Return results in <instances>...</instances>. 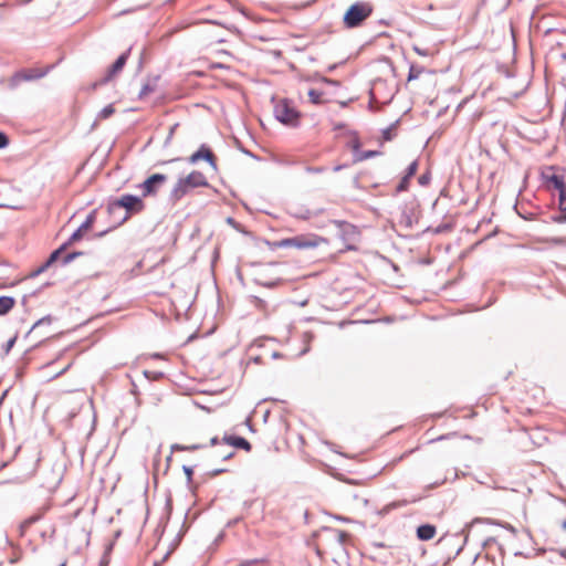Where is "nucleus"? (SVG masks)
<instances>
[{
    "label": "nucleus",
    "instance_id": "33",
    "mask_svg": "<svg viewBox=\"0 0 566 566\" xmlns=\"http://www.w3.org/2000/svg\"><path fill=\"white\" fill-rule=\"evenodd\" d=\"M184 472H185L188 481H190L192 478V473H193L192 469L190 467L184 465Z\"/></svg>",
    "mask_w": 566,
    "mask_h": 566
},
{
    "label": "nucleus",
    "instance_id": "42",
    "mask_svg": "<svg viewBox=\"0 0 566 566\" xmlns=\"http://www.w3.org/2000/svg\"><path fill=\"white\" fill-rule=\"evenodd\" d=\"M342 168H343V166H336V167L334 168V171H339Z\"/></svg>",
    "mask_w": 566,
    "mask_h": 566
},
{
    "label": "nucleus",
    "instance_id": "45",
    "mask_svg": "<svg viewBox=\"0 0 566 566\" xmlns=\"http://www.w3.org/2000/svg\"><path fill=\"white\" fill-rule=\"evenodd\" d=\"M562 556H565V558H566V554L565 553H562Z\"/></svg>",
    "mask_w": 566,
    "mask_h": 566
},
{
    "label": "nucleus",
    "instance_id": "7",
    "mask_svg": "<svg viewBox=\"0 0 566 566\" xmlns=\"http://www.w3.org/2000/svg\"><path fill=\"white\" fill-rule=\"evenodd\" d=\"M276 245L280 248L307 249V248L316 247L317 242L315 240H311V239H307V238L301 235V237L283 239V240L276 242Z\"/></svg>",
    "mask_w": 566,
    "mask_h": 566
},
{
    "label": "nucleus",
    "instance_id": "13",
    "mask_svg": "<svg viewBox=\"0 0 566 566\" xmlns=\"http://www.w3.org/2000/svg\"><path fill=\"white\" fill-rule=\"evenodd\" d=\"M436 535V527L431 524H423L417 528V536L421 541H429Z\"/></svg>",
    "mask_w": 566,
    "mask_h": 566
},
{
    "label": "nucleus",
    "instance_id": "28",
    "mask_svg": "<svg viewBox=\"0 0 566 566\" xmlns=\"http://www.w3.org/2000/svg\"><path fill=\"white\" fill-rule=\"evenodd\" d=\"M408 182H409V178L403 177V178H402V180L400 181V184L398 185L397 190H398V191H403V190H406V189H407V187H408Z\"/></svg>",
    "mask_w": 566,
    "mask_h": 566
},
{
    "label": "nucleus",
    "instance_id": "10",
    "mask_svg": "<svg viewBox=\"0 0 566 566\" xmlns=\"http://www.w3.org/2000/svg\"><path fill=\"white\" fill-rule=\"evenodd\" d=\"M96 219V211H92L87 217L86 220L78 227V229L71 235L67 243L69 245L81 240L86 231H88L92 226L94 224Z\"/></svg>",
    "mask_w": 566,
    "mask_h": 566
},
{
    "label": "nucleus",
    "instance_id": "16",
    "mask_svg": "<svg viewBox=\"0 0 566 566\" xmlns=\"http://www.w3.org/2000/svg\"><path fill=\"white\" fill-rule=\"evenodd\" d=\"M45 74H46L45 71H38V70L31 69V70H27V71H22V72L18 73L17 77L22 78L24 81H31V80L41 78Z\"/></svg>",
    "mask_w": 566,
    "mask_h": 566
},
{
    "label": "nucleus",
    "instance_id": "5",
    "mask_svg": "<svg viewBox=\"0 0 566 566\" xmlns=\"http://www.w3.org/2000/svg\"><path fill=\"white\" fill-rule=\"evenodd\" d=\"M167 176L164 174H154L148 177L140 186L143 197L154 196L158 189L166 182Z\"/></svg>",
    "mask_w": 566,
    "mask_h": 566
},
{
    "label": "nucleus",
    "instance_id": "4",
    "mask_svg": "<svg viewBox=\"0 0 566 566\" xmlns=\"http://www.w3.org/2000/svg\"><path fill=\"white\" fill-rule=\"evenodd\" d=\"M335 223L339 229V237L342 238L346 247L348 249H353L354 243H356L359 239V231L357 227L348 222L336 221Z\"/></svg>",
    "mask_w": 566,
    "mask_h": 566
},
{
    "label": "nucleus",
    "instance_id": "29",
    "mask_svg": "<svg viewBox=\"0 0 566 566\" xmlns=\"http://www.w3.org/2000/svg\"><path fill=\"white\" fill-rule=\"evenodd\" d=\"M233 454H234V451L231 450V448H229L226 451H220L219 452V455H221L223 460L230 459Z\"/></svg>",
    "mask_w": 566,
    "mask_h": 566
},
{
    "label": "nucleus",
    "instance_id": "9",
    "mask_svg": "<svg viewBox=\"0 0 566 566\" xmlns=\"http://www.w3.org/2000/svg\"><path fill=\"white\" fill-rule=\"evenodd\" d=\"M201 159L207 160L213 169H217L216 157L213 153L205 145H202L196 153H193L189 157V163L196 164Z\"/></svg>",
    "mask_w": 566,
    "mask_h": 566
},
{
    "label": "nucleus",
    "instance_id": "32",
    "mask_svg": "<svg viewBox=\"0 0 566 566\" xmlns=\"http://www.w3.org/2000/svg\"><path fill=\"white\" fill-rule=\"evenodd\" d=\"M392 130H394L392 127H389L386 130H384V138L386 140H390L392 138Z\"/></svg>",
    "mask_w": 566,
    "mask_h": 566
},
{
    "label": "nucleus",
    "instance_id": "38",
    "mask_svg": "<svg viewBox=\"0 0 566 566\" xmlns=\"http://www.w3.org/2000/svg\"><path fill=\"white\" fill-rule=\"evenodd\" d=\"M71 367V364L66 365L60 373H57L55 376H60L64 374L69 368Z\"/></svg>",
    "mask_w": 566,
    "mask_h": 566
},
{
    "label": "nucleus",
    "instance_id": "17",
    "mask_svg": "<svg viewBox=\"0 0 566 566\" xmlns=\"http://www.w3.org/2000/svg\"><path fill=\"white\" fill-rule=\"evenodd\" d=\"M15 304L13 297L0 296V315L7 314Z\"/></svg>",
    "mask_w": 566,
    "mask_h": 566
},
{
    "label": "nucleus",
    "instance_id": "36",
    "mask_svg": "<svg viewBox=\"0 0 566 566\" xmlns=\"http://www.w3.org/2000/svg\"><path fill=\"white\" fill-rule=\"evenodd\" d=\"M408 503H409V501H402V502H398V503H391V504L389 505V507H397V506L406 505V504H408Z\"/></svg>",
    "mask_w": 566,
    "mask_h": 566
},
{
    "label": "nucleus",
    "instance_id": "12",
    "mask_svg": "<svg viewBox=\"0 0 566 566\" xmlns=\"http://www.w3.org/2000/svg\"><path fill=\"white\" fill-rule=\"evenodd\" d=\"M559 214L554 216L553 220L557 223L566 222V188L558 192Z\"/></svg>",
    "mask_w": 566,
    "mask_h": 566
},
{
    "label": "nucleus",
    "instance_id": "21",
    "mask_svg": "<svg viewBox=\"0 0 566 566\" xmlns=\"http://www.w3.org/2000/svg\"><path fill=\"white\" fill-rule=\"evenodd\" d=\"M423 72V67L411 65L408 74V81L418 78Z\"/></svg>",
    "mask_w": 566,
    "mask_h": 566
},
{
    "label": "nucleus",
    "instance_id": "14",
    "mask_svg": "<svg viewBox=\"0 0 566 566\" xmlns=\"http://www.w3.org/2000/svg\"><path fill=\"white\" fill-rule=\"evenodd\" d=\"M69 245L67 242H65L63 245H61L57 250H55L54 252L51 253L50 258L48 259V261L41 266L39 268L33 275H38L40 274L41 272L45 271L52 263H54L60 254L66 249V247Z\"/></svg>",
    "mask_w": 566,
    "mask_h": 566
},
{
    "label": "nucleus",
    "instance_id": "22",
    "mask_svg": "<svg viewBox=\"0 0 566 566\" xmlns=\"http://www.w3.org/2000/svg\"><path fill=\"white\" fill-rule=\"evenodd\" d=\"M52 323V317L51 316H45V317H42L41 319H39L33 326H32V329H35L42 325H50Z\"/></svg>",
    "mask_w": 566,
    "mask_h": 566
},
{
    "label": "nucleus",
    "instance_id": "23",
    "mask_svg": "<svg viewBox=\"0 0 566 566\" xmlns=\"http://www.w3.org/2000/svg\"><path fill=\"white\" fill-rule=\"evenodd\" d=\"M417 168H418V164L417 161H412L409 167L407 168V172H406V176L407 178H411L415 176V174L417 172Z\"/></svg>",
    "mask_w": 566,
    "mask_h": 566
},
{
    "label": "nucleus",
    "instance_id": "2",
    "mask_svg": "<svg viewBox=\"0 0 566 566\" xmlns=\"http://www.w3.org/2000/svg\"><path fill=\"white\" fill-rule=\"evenodd\" d=\"M274 102V116L275 118L286 125L295 127L298 125L301 114L294 107L293 103L286 98L275 99Z\"/></svg>",
    "mask_w": 566,
    "mask_h": 566
},
{
    "label": "nucleus",
    "instance_id": "25",
    "mask_svg": "<svg viewBox=\"0 0 566 566\" xmlns=\"http://www.w3.org/2000/svg\"><path fill=\"white\" fill-rule=\"evenodd\" d=\"M348 538V534L345 531H337V541L344 544Z\"/></svg>",
    "mask_w": 566,
    "mask_h": 566
},
{
    "label": "nucleus",
    "instance_id": "34",
    "mask_svg": "<svg viewBox=\"0 0 566 566\" xmlns=\"http://www.w3.org/2000/svg\"><path fill=\"white\" fill-rule=\"evenodd\" d=\"M430 180V176L428 174H424L419 177V184L420 185H427Z\"/></svg>",
    "mask_w": 566,
    "mask_h": 566
},
{
    "label": "nucleus",
    "instance_id": "11",
    "mask_svg": "<svg viewBox=\"0 0 566 566\" xmlns=\"http://www.w3.org/2000/svg\"><path fill=\"white\" fill-rule=\"evenodd\" d=\"M223 441H224V444L227 446V449L234 447V448H240V449H243L247 451L251 450L250 442L242 437H224Z\"/></svg>",
    "mask_w": 566,
    "mask_h": 566
},
{
    "label": "nucleus",
    "instance_id": "8",
    "mask_svg": "<svg viewBox=\"0 0 566 566\" xmlns=\"http://www.w3.org/2000/svg\"><path fill=\"white\" fill-rule=\"evenodd\" d=\"M129 51L130 50L120 54L117 57V60L113 63V65L108 69L106 75L98 83H95L94 86L102 85L112 81L119 72H122L128 59Z\"/></svg>",
    "mask_w": 566,
    "mask_h": 566
},
{
    "label": "nucleus",
    "instance_id": "30",
    "mask_svg": "<svg viewBox=\"0 0 566 566\" xmlns=\"http://www.w3.org/2000/svg\"><path fill=\"white\" fill-rule=\"evenodd\" d=\"M15 340H17V336L10 338L7 344H6V347H4V352L6 353H9L11 350V348L14 346L15 344Z\"/></svg>",
    "mask_w": 566,
    "mask_h": 566
},
{
    "label": "nucleus",
    "instance_id": "19",
    "mask_svg": "<svg viewBox=\"0 0 566 566\" xmlns=\"http://www.w3.org/2000/svg\"><path fill=\"white\" fill-rule=\"evenodd\" d=\"M115 113V108L112 104L105 106L98 114H97V117H96V120H103V119H106L108 117H111L113 114Z\"/></svg>",
    "mask_w": 566,
    "mask_h": 566
},
{
    "label": "nucleus",
    "instance_id": "44",
    "mask_svg": "<svg viewBox=\"0 0 566 566\" xmlns=\"http://www.w3.org/2000/svg\"><path fill=\"white\" fill-rule=\"evenodd\" d=\"M507 528H509L511 532H513V533L515 532L514 527H513V526H511V525H510Z\"/></svg>",
    "mask_w": 566,
    "mask_h": 566
},
{
    "label": "nucleus",
    "instance_id": "18",
    "mask_svg": "<svg viewBox=\"0 0 566 566\" xmlns=\"http://www.w3.org/2000/svg\"><path fill=\"white\" fill-rule=\"evenodd\" d=\"M547 182L554 187L558 192L566 188V184L564 182L563 177L557 175H552L547 177Z\"/></svg>",
    "mask_w": 566,
    "mask_h": 566
},
{
    "label": "nucleus",
    "instance_id": "46",
    "mask_svg": "<svg viewBox=\"0 0 566 566\" xmlns=\"http://www.w3.org/2000/svg\"><path fill=\"white\" fill-rule=\"evenodd\" d=\"M562 556H565V558H566V554L565 553H562Z\"/></svg>",
    "mask_w": 566,
    "mask_h": 566
},
{
    "label": "nucleus",
    "instance_id": "24",
    "mask_svg": "<svg viewBox=\"0 0 566 566\" xmlns=\"http://www.w3.org/2000/svg\"><path fill=\"white\" fill-rule=\"evenodd\" d=\"M82 255V252H72L64 256L63 264L66 265L71 263L76 256Z\"/></svg>",
    "mask_w": 566,
    "mask_h": 566
},
{
    "label": "nucleus",
    "instance_id": "37",
    "mask_svg": "<svg viewBox=\"0 0 566 566\" xmlns=\"http://www.w3.org/2000/svg\"><path fill=\"white\" fill-rule=\"evenodd\" d=\"M375 155H376V151H367V153L363 156V158H370V157H373V156H375Z\"/></svg>",
    "mask_w": 566,
    "mask_h": 566
},
{
    "label": "nucleus",
    "instance_id": "41",
    "mask_svg": "<svg viewBox=\"0 0 566 566\" xmlns=\"http://www.w3.org/2000/svg\"><path fill=\"white\" fill-rule=\"evenodd\" d=\"M218 443V438H212L211 439V446H216Z\"/></svg>",
    "mask_w": 566,
    "mask_h": 566
},
{
    "label": "nucleus",
    "instance_id": "3",
    "mask_svg": "<svg viewBox=\"0 0 566 566\" xmlns=\"http://www.w3.org/2000/svg\"><path fill=\"white\" fill-rule=\"evenodd\" d=\"M373 13V7L368 2L352 4L344 14V23L347 28L360 25Z\"/></svg>",
    "mask_w": 566,
    "mask_h": 566
},
{
    "label": "nucleus",
    "instance_id": "6",
    "mask_svg": "<svg viewBox=\"0 0 566 566\" xmlns=\"http://www.w3.org/2000/svg\"><path fill=\"white\" fill-rule=\"evenodd\" d=\"M109 208H125L128 212H138L143 210L144 202L139 197L133 195H124Z\"/></svg>",
    "mask_w": 566,
    "mask_h": 566
},
{
    "label": "nucleus",
    "instance_id": "35",
    "mask_svg": "<svg viewBox=\"0 0 566 566\" xmlns=\"http://www.w3.org/2000/svg\"><path fill=\"white\" fill-rule=\"evenodd\" d=\"M413 51H415L417 54L422 55V56L428 55L427 51L421 50V49H420V48H418V46H413Z\"/></svg>",
    "mask_w": 566,
    "mask_h": 566
},
{
    "label": "nucleus",
    "instance_id": "15",
    "mask_svg": "<svg viewBox=\"0 0 566 566\" xmlns=\"http://www.w3.org/2000/svg\"><path fill=\"white\" fill-rule=\"evenodd\" d=\"M48 509L46 507H42L36 513L32 514L31 516L27 517L20 525V528L22 531V533L29 528L32 524L36 523L38 521H40L42 518V516L44 515L45 511Z\"/></svg>",
    "mask_w": 566,
    "mask_h": 566
},
{
    "label": "nucleus",
    "instance_id": "1",
    "mask_svg": "<svg viewBox=\"0 0 566 566\" xmlns=\"http://www.w3.org/2000/svg\"><path fill=\"white\" fill-rule=\"evenodd\" d=\"M209 182L206 176L200 171H191L188 176L178 179L170 192V200L172 202L179 201L190 190L199 187H208Z\"/></svg>",
    "mask_w": 566,
    "mask_h": 566
},
{
    "label": "nucleus",
    "instance_id": "31",
    "mask_svg": "<svg viewBox=\"0 0 566 566\" xmlns=\"http://www.w3.org/2000/svg\"><path fill=\"white\" fill-rule=\"evenodd\" d=\"M8 143H9L8 137L3 133L0 132V149L4 148L8 145Z\"/></svg>",
    "mask_w": 566,
    "mask_h": 566
},
{
    "label": "nucleus",
    "instance_id": "40",
    "mask_svg": "<svg viewBox=\"0 0 566 566\" xmlns=\"http://www.w3.org/2000/svg\"><path fill=\"white\" fill-rule=\"evenodd\" d=\"M224 471H226L224 469L216 470V471H213V473H212V474H213V475H217V474L222 473V472H224Z\"/></svg>",
    "mask_w": 566,
    "mask_h": 566
},
{
    "label": "nucleus",
    "instance_id": "26",
    "mask_svg": "<svg viewBox=\"0 0 566 566\" xmlns=\"http://www.w3.org/2000/svg\"><path fill=\"white\" fill-rule=\"evenodd\" d=\"M144 374L148 379H158L163 376V373H157V371H147L146 370Z\"/></svg>",
    "mask_w": 566,
    "mask_h": 566
},
{
    "label": "nucleus",
    "instance_id": "47",
    "mask_svg": "<svg viewBox=\"0 0 566 566\" xmlns=\"http://www.w3.org/2000/svg\"><path fill=\"white\" fill-rule=\"evenodd\" d=\"M562 556H565V558H566V554L565 553H562Z\"/></svg>",
    "mask_w": 566,
    "mask_h": 566
},
{
    "label": "nucleus",
    "instance_id": "43",
    "mask_svg": "<svg viewBox=\"0 0 566 566\" xmlns=\"http://www.w3.org/2000/svg\"><path fill=\"white\" fill-rule=\"evenodd\" d=\"M562 527L566 531V520L563 522Z\"/></svg>",
    "mask_w": 566,
    "mask_h": 566
},
{
    "label": "nucleus",
    "instance_id": "20",
    "mask_svg": "<svg viewBox=\"0 0 566 566\" xmlns=\"http://www.w3.org/2000/svg\"><path fill=\"white\" fill-rule=\"evenodd\" d=\"M308 97L312 103L319 104L323 101V93L317 90H310Z\"/></svg>",
    "mask_w": 566,
    "mask_h": 566
},
{
    "label": "nucleus",
    "instance_id": "27",
    "mask_svg": "<svg viewBox=\"0 0 566 566\" xmlns=\"http://www.w3.org/2000/svg\"><path fill=\"white\" fill-rule=\"evenodd\" d=\"M200 448L199 446H190V447H185V446H180V444H174L172 446V450H196Z\"/></svg>",
    "mask_w": 566,
    "mask_h": 566
},
{
    "label": "nucleus",
    "instance_id": "39",
    "mask_svg": "<svg viewBox=\"0 0 566 566\" xmlns=\"http://www.w3.org/2000/svg\"><path fill=\"white\" fill-rule=\"evenodd\" d=\"M149 91L148 85H145L140 92L142 95L146 94Z\"/></svg>",
    "mask_w": 566,
    "mask_h": 566
}]
</instances>
